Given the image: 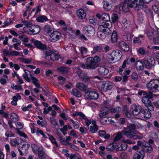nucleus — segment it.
<instances>
[{
    "mask_svg": "<svg viewBox=\"0 0 159 159\" xmlns=\"http://www.w3.org/2000/svg\"><path fill=\"white\" fill-rule=\"evenodd\" d=\"M132 36L131 33L129 31H125L123 34L122 38L123 39L126 41H130L131 40Z\"/></svg>",
    "mask_w": 159,
    "mask_h": 159,
    "instance_id": "27",
    "label": "nucleus"
},
{
    "mask_svg": "<svg viewBox=\"0 0 159 159\" xmlns=\"http://www.w3.org/2000/svg\"><path fill=\"white\" fill-rule=\"evenodd\" d=\"M59 139L61 143L63 145H68L67 142L66 141V139H63L62 137L60 136L59 137Z\"/></svg>",
    "mask_w": 159,
    "mask_h": 159,
    "instance_id": "61",
    "label": "nucleus"
},
{
    "mask_svg": "<svg viewBox=\"0 0 159 159\" xmlns=\"http://www.w3.org/2000/svg\"><path fill=\"white\" fill-rule=\"evenodd\" d=\"M48 136V139L51 143L53 145H55L56 147H58V145L56 139L52 136L49 134H47Z\"/></svg>",
    "mask_w": 159,
    "mask_h": 159,
    "instance_id": "45",
    "label": "nucleus"
},
{
    "mask_svg": "<svg viewBox=\"0 0 159 159\" xmlns=\"http://www.w3.org/2000/svg\"><path fill=\"white\" fill-rule=\"evenodd\" d=\"M45 58L48 60L54 61L58 60L60 57L59 56L53 51L48 49H46L44 52Z\"/></svg>",
    "mask_w": 159,
    "mask_h": 159,
    "instance_id": "6",
    "label": "nucleus"
},
{
    "mask_svg": "<svg viewBox=\"0 0 159 159\" xmlns=\"http://www.w3.org/2000/svg\"><path fill=\"white\" fill-rule=\"evenodd\" d=\"M11 86L13 89L16 90L17 91L21 90H22L21 86L19 84L16 85L14 84H11Z\"/></svg>",
    "mask_w": 159,
    "mask_h": 159,
    "instance_id": "49",
    "label": "nucleus"
},
{
    "mask_svg": "<svg viewBox=\"0 0 159 159\" xmlns=\"http://www.w3.org/2000/svg\"><path fill=\"white\" fill-rule=\"evenodd\" d=\"M77 74L79 75V77L81 78L82 80L85 82H88L89 80V77L88 76L87 74L84 73H82L80 75V74L78 72Z\"/></svg>",
    "mask_w": 159,
    "mask_h": 159,
    "instance_id": "35",
    "label": "nucleus"
},
{
    "mask_svg": "<svg viewBox=\"0 0 159 159\" xmlns=\"http://www.w3.org/2000/svg\"><path fill=\"white\" fill-rule=\"evenodd\" d=\"M57 70L59 72L61 73H66L68 71V68L63 66L58 67Z\"/></svg>",
    "mask_w": 159,
    "mask_h": 159,
    "instance_id": "46",
    "label": "nucleus"
},
{
    "mask_svg": "<svg viewBox=\"0 0 159 159\" xmlns=\"http://www.w3.org/2000/svg\"><path fill=\"white\" fill-rule=\"evenodd\" d=\"M132 0H125L123 2L121 3L119 7L120 11L124 12H127L129 10V7H133L137 11L139 10L131 5V4H132Z\"/></svg>",
    "mask_w": 159,
    "mask_h": 159,
    "instance_id": "5",
    "label": "nucleus"
},
{
    "mask_svg": "<svg viewBox=\"0 0 159 159\" xmlns=\"http://www.w3.org/2000/svg\"><path fill=\"white\" fill-rule=\"evenodd\" d=\"M102 19L105 22H103L98 28V30L100 31H103L107 34H111V29L112 25H110L108 22L110 21L109 15L107 13H104L102 14Z\"/></svg>",
    "mask_w": 159,
    "mask_h": 159,
    "instance_id": "2",
    "label": "nucleus"
},
{
    "mask_svg": "<svg viewBox=\"0 0 159 159\" xmlns=\"http://www.w3.org/2000/svg\"><path fill=\"white\" fill-rule=\"evenodd\" d=\"M36 135L38 136H39L40 135L45 138H48V135L46 133H45L43 131L39 128H37V130L36 131Z\"/></svg>",
    "mask_w": 159,
    "mask_h": 159,
    "instance_id": "34",
    "label": "nucleus"
},
{
    "mask_svg": "<svg viewBox=\"0 0 159 159\" xmlns=\"http://www.w3.org/2000/svg\"><path fill=\"white\" fill-rule=\"evenodd\" d=\"M36 20L38 22L41 23L48 20V19L47 17L44 15H41L39 16L36 18Z\"/></svg>",
    "mask_w": 159,
    "mask_h": 159,
    "instance_id": "36",
    "label": "nucleus"
},
{
    "mask_svg": "<svg viewBox=\"0 0 159 159\" xmlns=\"http://www.w3.org/2000/svg\"><path fill=\"white\" fill-rule=\"evenodd\" d=\"M119 45L121 49L125 51H127L129 50V46L124 41L120 42Z\"/></svg>",
    "mask_w": 159,
    "mask_h": 159,
    "instance_id": "25",
    "label": "nucleus"
},
{
    "mask_svg": "<svg viewBox=\"0 0 159 159\" xmlns=\"http://www.w3.org/2000/svg\"><path fill=\"white\" fill-rule=\"evenodd\" d=\"M106 117H98V119L99 120L100 123L103 125H105L107 124L108 121V119H106Z\"/></svg>",
    "mask_w": 159,
    "mask_h": 159,
    "instance_id": "53",
    "label": "nucleus"
},
{
    "mask_svg": "<svg viewBox=\"0 0 159 159\" xmlns=\"http://www.w3.org/2000/svg\"><path fill=\"white\" fill-rule=\"evenodd\" d=\"M21 146H22V150H25L26 152L27 151L30 147L29 144L27 143L24 141H23V143L21 145Z\"/></svg>",
    "mask_w": 159,
    "mask_h": 159,
    "instance_id": "48",
    "label": "nucleus"
},
{
    "mask_svg": "<svg viewBox=\"0 0 159 159\" xmlns=\"http://www.w3.org/2000/svg\"><path fill=\"white\" fill-rule=\"evenodd\" d=\"M155 31L154 30L153 28L149 27L147 28L145 31L144 33L148 37L150 38L153 35Z\"/></svg>",
    "mask_w": 159,
    "mask_h": 159,
    "instance_id": "28",
    "label": "nucleus"
},
{
    "mask_svg": "<svg viewBox=\"0 0 159 159\" xmlns=\"http://www.w3.org/2000/svg\"><path fill=\"white\" fill-rule=\"evenodd\" d=\"M30 31L33 34H38L40 30L39 26L37 25H33L29 29Z\"/></svg>",
    "mask_w": 159,
    "mask_h": 159,
    "instance_id": "24",
    "label": "nucleus"
},
{
    "mask_svg": "<svg viewBox=\"0 0 159 159\" xmlns=\"http://www.w3.org/2000/svg\"><path fill=\"white\" fill-rule=\"evenodd\" d=\"M116 1V0H103L102 2L103 9L106 11H110Z\"/></svg>",
    "mask_w": 159,
    "mask_h": 159,
    "instance_id": "9",
    "label": "nucleus"
},
{
    "mask_svg": "<svg viewBox=\"0 0 159 159\" xmlns=\"http://www.w3.org/2000/svg\"><path fill=\"white\" fill-rule=\"evenodd\" d=\"M133 43H134L141 44L142 43V41L138 37H134L133 39Z\"/></svg>",
    "mask_w": 159,
    "mask_h": 159,
    "instance_id": "62",
    "label": "nucleus"
},
{
    "mask_svg": "<svg viewBox=\"0 0 159 159\" xmlns=\"http://www.w3.org/2000/svg\"><path fill=\"white\" fill-rule=\"evenodd\" d=\"M83 32L85 35L89 37L93 36L95 34V30L91 25H89L84 27Z\"/></svg>",
    "mask_w": 159,
    "mask_h": 159,
    "instance_id": "10",
    "label": "nucleus"
},
{
    "mask_svg": "<svg viewBox=\"0 0 159 159\" xmlns=\"http://www.w3.org/2000/svg\"><path fill=\"white\" fill-rule=\"evenodd\" d=\"M20 60L22 62L25 63H29L31 61V60L29 58H20Z\"/></svg>",
    "mask_w": 159,
    "mask_h": 159,
    "instance_id": "63",
    "label": "nucleus"
},
{
    "mask_svg": "<svg viewBox=\"0 0 159 159\" xmlns=\"http://www.w3.org/2000/svg\"><path fill=\"white\" fill-rule=\"evenodd\" d=\"M102 48L101 45H99L93 47V51L94 52H101L102 51Z\"/></svg>",
    "mask_w": 159,
    "mask_h": 159,
    "instance_id": "58",
    "label": "nucleus"
},
{
    "mask_svg": "<svg viewBox=\"0 0 159 159\" xmlns=\"http://www.w3.org/2000/svg\"><path fill=\"white\" fill-rule=\"evenodd\" d=\"M122 23L124 25V27L127 30H129L131 28V24L129 20H127L126 19H124Z\"/></svg>",
    "mask_w": 159,
    "mask_h": 159,
    "instance_id": "31",
    "label": "nucleus"
},
{
    "mask_svg": "<svg viewBox=\"0 0 159 159\" xmlns=\"http://www.w3.org/2000/svg\"><path fill=\"white\" fill-rule=\"evenodd\" d=\"M151 116L150 112L147 109H143L137 118L141 120H148L150 118Z\"/></svg>",
    "mask_w": 159,
    "mask_h": 159,
    "instance_id": "13",
    "label": "nucleus"
},
{
    "mask_svg": "<svg viewBox=\"0 0 159 159\" xmlns=\"http://www.w3.org/2000/svg\"><path fill=\"white\" fill-rule=\"evenodd\" d=\"M53 30V28L48 25H46L44 27V30L49 35L52 33Z\"/></svg>",
    "mask_w": 159,
    "mask_h": 159,
    "instance_id": "43",
    "label": "nucleus"
},
{
    "mask_svg": "<svg viewBox=\"0 0 159 159\" xmlns=\"http://www.w3.org/2000/svg\"><path fill=\"white\" fill-rule=\"evenodd\" d=\"M116 142H113L109 144L107 147L106 149L107 151H112L115 149H116Z\"/></svg>",
    "mask_w": 159,
    "mask_h": 159,
    "instance_id": "33",
    "label": "nucleus"
},
{
    "mask_svg": "<svg viewBox=\"0 0 159 159\" xmlns=\"http://www.w3.org/2000/svg\"><path fill=\"white\" fill-rule=\"evenodd\" d=\"M98 130L97 126H90V130L93 133H95Z\"/></svg>",
    "mask_w": 159,
    "mask_h": 159,
    "instance_id": "59",
    "label": "nucleus"
},
{
    "mask_svg": "<svg viewBox=\"0 0 159 159\" xmlns=\"http://www.w3.org/2000/svg\"><path fill=\"white\" fill-rule=\"evenodd\" d=\"M148 89L151 92L159 91V80L154 79L151 80L146 84Z\"/></svg>",
    "mask_w": 159,
    "mask_h": 159,
    "instance_id": "4",
    "label": "nucleus"
},
{
    "mask_svg": "<svg viewBox=\"0 0 159 159\" xmlns=\"http://www.w3.org/2000/svg\"><path fill=\"white\" fill-rule=\"evenodd\" d=\"M143 109L141 106L139 105H133L130 108V111L132 114L135 116H137V118L139 116Z\"/></svg>",
    "mask_w": 159,
    "mask_h": 159,
    "instance_id": "8",
    "label": "nucleus"
},
{
    "mask_svg": "<svg viewBox=\"0 0 159 159\" xmlns=\"http://www.w3.org/2000/svg\"><path fill=\"white\" fill-rule=\"evenodd\" d=\"M98 72L101 75H106L108 74L109 70L104 66H102L99 67Z\"/></svg>",
    "mask_w": 159,
    "mask_h": 159,
    "instance_id": "22",
    "label": "nucleus"
},
{
    "mask_svg": "<svg viewBox=\"0 0 159 159\" xmlns=\"http://www.w3.org/2000/svg\"><path fill=\"white\" fill-rule=\"evenodd\" d=\"M153 0H132V4H131L132 6L136 8L139 10L142 8L144 2L149 3Z\"/></svg>",
    "mask_w": 159,
    "mask_h": 159,
    "instance_id": "7",
    "label": "nucleus"
},
{
    "mask_svg": "<svg viewBox=\"0 0 159 159\" xmlns=\"http://www.w3.org/2000/svg\"><path fill=\"white\" fill-rule=\"evenodd\" d=\"M50 37L49 39L52 42H55L59 40L61 37V33L57 31H54L50 34H49Z\"/></svg>",
    "mask_w": 159,
    "mask_h": 159,
    "instance_id": "15",
    "label": "nucleus"
},
{
    "mask_svg": "<svg viewBox=\"0 0 159 159\" xmlns=\"http://www.w3.org/2000/svg\"><path fill=\"white\" fill-rule=\"evenodd\" d=\"M76 87L81 91H85L88 89V87L85 85L80 83L76 84Z\"/></svg>",
    "mask_w": 159,
    "mask_h": 159,
    "instance_id": "32",
    "label": "nucleus"
},
{
    "mask_svg": "<svg viewBox=\"0 0 159 159\" xmlns=\"http://www.w3.org/2000/svg\"><path fill=\"white\" fill-rule=\"evenodd\" d=\"M111 24L116 22L118 19V16L117 14H113L111 16Z\"/></svg>",
    "mask_w": 159,
    "mask_h": 159,
    "instance_id": "44",
    "label": "nucleus"
},
{
    "mask_svg": "<svg viewBox=\"0 0 159 159\" xmlns=\"http://www.w3.org/2000/svg\"><path fill=\"white\" fill-rule=\"evenodd\" d=\"M100 150L99 151V154L101 156H104L106 155V153L105 152V147L103 146H101L99 147Z\"/></svg>",
    "mask_w": 159,
    "mask_h": 159,
    "instance_id": "50",
    "label": "nucleus"
},
{
    "mask_svg": "<svg viewBox=\"0 0 159 159\" xmlns=\"http://www.w3.org/2000/svg\"><path fill=\"white\" fill-rule=\"evenodd\" d=\"M111 100L109 98L106 97L103 99V104L107 106H109L111 105Z\"/></svg>",
    "mask_w": 159,
    "mask_h": 159,
    "instance_id": "56",
    "label": "nucleus"
},
{
    "mask_svg": "<svg viewBox=\"0 0 159 159\" xmlns=\"http://www.w3.org/2000/svg\"><path fill=\"white\" fill-rule=\"evenodd\" d=\"M85 97L89 99H96L98 97V93L95 91H88L85 93Z\"/></svg>",
    "mask_w": 159,
    "mask_h": 159,
    "instance_id": "14",
    "label": "nucleus"
},
{
    "mask_svg": "<svg viewBox=\"0 0 159 159\" xmlns=\"http://www.w3.org/2000/svg\"><path fill=\"white\" fill-rule=\"evenodd\" d=\"M76 14L80 19H84L86 16V14L84 10L82 9H79L76 11Z\"/></svg>",
    "mask_w": 159,
    "mask_h": 159,
    "instance_id": "26",
    "label": "nucleus"
},
{
    "mask_svg": "<svg viewBox=\"0 0 159 159\" xmlns=\"http://www.w3.org/2000/svg\"><path fill=\"white\" fill-rule=\"evenodd\" d=\"M112 55L114 57L115 61H117L120 60L122 56V52L119 50H116L112 52Z\"/></svg>",
    "mask_w": 159,
    "mask_h": 159,
    "instance_id": "18",
    "label": "nucleus"
},
{
    "mask_svg": "<svg viewBox=\"0 0 159 159\" xmlns=\"http://www.w3.org/2000/svg\"><path fill=\"white\" fill-rule=\"evenodd\" d=\"M113 84L112 82L109 81H106V88L104 89V92L108 90H111L113 87Z\"/></svg>",
    "mask_w": 159,
    "mask_h": 159,
    "instance_id": "42",
    "label": "nucleus"
},
{
    "mask_svg": "<svg viewBox=\"0 0 159 159\" xmlns=\"http://www.w3.org/2000/svg\"><path fill=\"white\" fill-rule=\"evenodd\" d=\"M143 62L146 68L150 69L154 65L155 60L153 57H149L144 58Z\"/></svg>",
    "mask_w": 159,
    "mask_h": 159,
    "instance_id": "11",
    "label": "nucleus"
},
{
    "mask_svg": "<svg viewBox=\"0 0 159 159\" xmlns=\"http://www.w3.org/2000/svg\"><path fill=\"white\" fill-rule=\"evenodd\" d=\"M109 110L107 107H102L98 114V117H106L107 115L109 113Z\"/></svg>",
    "mask_w": 159,
    "mask_h": 159,
    "instance_id": "17",
    "label": "nucleus"
},
{
    "mask_svg": "<svg viewBox=\"0 0 159 159\" xmlns=\"http://www.w3.org/2000/svg\"><path fill=\"white\" fill-rule=\"evenodd\" d=\"M112 55V53L110 54H107L106 55V59L108 62L110 63H112L115 62V60Z\"/></svg>",
    "mask_w": 159,
    "mask_h": 159,
    "instance_id": "37",
    "label": "nucleus"
},
{
    "mask_svg": "<svg viewBox=\"0 0 159 159\" xmlns=\"http://www.w3.org/2000/svg\"><path fill=\"white\" fill-rule=\"evenodd\" d=\"M89 21L90 23L95 25L96 23L97 20L94 16H90L89 18Z\"/></svg>",
    "mask_w": 159,
    "mask_h": 159,
    "instance_id": "60",
    "label": "nucleus"
},
{
    "mask_svg": "<svg viewBox=\"0 0 159 159\" xmlns=\"http://www.w3.org/2000/svg\"><path fill=\"white\" fill-rule=\"evenodd\" d=\"M135 129L136 126L134 124H129L126 127H125L121 131L115 133V136L113 141L114 142H117L121 138L123 135L126 136L128 138L134 139H142L143 137L142 134L136 131Z\"/></svg>",
    "mask_w": 159,
    "mask_h": 159,
    "instance_id": "1",
    "label": "nucleus"
},
{
    "mask_svg": "<svg viewBox=\"0 0 159 159\" xmlns=\"http://www.w3.org/2000/svg\"><path fill=\"white\" fill-rule=\"evenodd\" d=\"M31 148L34 153L38 154L43 150V148L42 146H39L34 144L31 145Z\"/></svg>",
    "mask_w": 159,
    "mask_h": 159,
    "instance_id": "21",
    "label": "nucleus"
},
{
    "mask_svg": "<svg viewBox=\"0 0 159 159\" xmlns=\"http://www.w3.org/2000/svg\"><path fill=\"white\" fill-rule=\"evenodd\" d=\"M99 32L98 33V37L101 39H104L106 37V34H107L105 33L102 31H100L99 30Z\"/></svg>",
    "mask_w": 159,
    "mask_h": 159,
    "instance_id": "51",
    "label": "nucleus"
},
{
    "mask_svg": "<svg viewBox=\"0 0 159 159\" xmlns=\"http://www.w3.org/2000/svg\"><path fill=\"white\" fill-rule=\"evenodd\" d=\"M21 99V97L18 93H17L15 96L12 98V100L11 102V104L14 106L17 104V102L19 100Z\"/></svg>",
    "mask_w": 159,
    "mask_h": 159,
    "instance_id": "30",
    "label": "nucleus"
},
{
    "mask_svg": "<svg viewBox=\"0 0 159 159\" xmlns=\"http://www.w3.org/2000/svg\"><path fill=\"white\" fill-rule=\"evenodd\" d=\"M117 40V35L116 32L114 30L112 34L111 37V41L113 43L116 42Z\"/></svg>",
    "mask_w": 159,
    "mask_h": 159,
    "instance_id": "40",
    "label": "nucleus"
},
{
    "mask_svg": "<svg viewBox=\"0 0 159 159\" xmlns=\"http://www.w3.org/2000/svg\"><path fill=\"white\" fill-rule=\"evenodd\" d=\"M34 44L38 48L44 50L46 48V46L45 44L41 43V42L38 40H35L34 42Z\"/></svg>",
    "mask_w": 159,
    "mask_h": 159,
    "instance_id": "23",
    "label": "nucleus"
},
{
    "mask_svg": "<svg viewBox=\"0 0 159 159\" xmlns=\"http://www.w3.org/2000/svg\"><path fill=\"white\" fill-rule=\"evenodd\" d=\"M80 50L82 55L86 54L88 52L87 48L84 47H81L80 49Z\"/></svg>",
    "mask_w": 159,
    "mask_h": 159,
    "instance_id": "57",
    "label": "nucleus"
},
{
    "mask_svg": "<svg viewBox=\"0 0 159 159\" xmlns=\"http://www.w3.org/2000/svg\"><path fill=\"white\" fill-rule=\"evenodd\" d=\"M116 147L117 151H121L126 150L127 148V145L123 141V140H122L121 142H116Z\"/></svg>",
    "mask_w": 159,
    "mask_h": 159,
    "instance_id": "16",
    "label": "nucleus"
},
{
    "mask_svg": "<svg viewBox=\"0 0 159 159\" xmlns=\"http://www.w3.org/2000/svg\"><path fill=\"white\" fill-rule=\"evenodd\" d=\"M127 64V61L125 60L124 61L122 66L119 68V72L120 75H123L125 73V68Z\"/></svg>",
    "mask_w": 159,
    "mask_h": 159,
    "instance_id": "29",
    "label": "nucleus"
},
{
    "mask_svg": "<svg viewBox=\"0 0 159 159\" xmlns=\"http://www.w3.org/2000/svg\"><path fill=\"white\" fill-rule=\"evenodd\" d=\"M72 94L75 97L78 98L81 97V94L80 92L76 89H73L72 90Z\"/></svg>",
    "mask_w": 159,
    "mask_h": 159,
    "instance_id": "52",
    "label": "nucleus"
},
{
    "mask_svg": "<svg viewBox=\"0 0 159 159\" xmlns=\"http://www.w3.org/2000/svg\"><path fill=\"white\" fill-rule=\"evenodd\" d=\"M100 60V59L98 56H95L94 57H89L86 59L85 64L81 63L80 66L84 69H94L98 67L97 63Z\"/></svg>",
    "mask_w": 159,
    "mask_h": 159,
    "instance_id": "3",
    "label": "nucleus"
},
{
    "mask_svg": "<svg viewBox=\"0 0 159 159\" xmlns=\"http://www.w3.org/2000/svg\"><path fill=\"white\" fill-rule=\"evenodd\" d=\"M23 140L20 138L13 139L11 140V144L14 146H17L18 148L21 147V145L23 143Z\"/></svg>",
    "mask_w": 159,
    "mask_h": 159,
    "instance_id": "19",
    "label": "nucleus"
},
{
    "mask_svg": "<svg viewBox=\"0 0 159 159\" xmlns=\"http://www.w3.org/2000/svg\"><path fill=\"white\" fill-rule=\"evenodd\" d=\"M135 66L137 70H142L143 69L144 66L142 62L140 61H137L135 64Z\"/></svg>",
    "mask_w": 159,
    "mask_h": 159,
    "instance_id": "39",
    "label": "nucleus"
},
{
    "mask_svg": "<svg viewBox=\"0 0 159 159\" xmlns=\"http://www.w3.org/2000/svg\"><path fill=\"white\" fill-rule=\"evenodd\" d=\"M142 101L145 106L149 105L151 103L150 99L148 98V96L143 97L142 98Z\"/></svg>",
    "mask_w": 159,
    "mask_h": 159,
    "instance_id": "38",
    "label": "nucleus"
},
{
    "mask_svg": "<svg viewBox=\"0 0 159 159\" xmlns=\"http://www.w3.org/2000/svg\"><path fill=\"white\" fill-rule=\"evenodd\" d=\"M38 154V157L39 159H46V155L44 153L43 150L41 152H39Z\"/></svg>",
    "mask_w": 159,
    "mask_h": 159,
    "instance_id": "55",
    "label": "nucleus"
},
{
    "mask_svg": "<svg viewBox=\"0 0 159 159\" xmlns=\"http://www.w3.org/2000/svg\"><path fill=\"white\" fill-rule=\"evenodd\" d=\"M143 21V15L140 14L138 15V22L139 24L142 23Z\"/></svg>",
    "mask_w": 159,
    "mask_h": 159,
    "instance_id": "64",
    "label": "nucleus"
},
{
    "mask_svg": "<svg viewBox=\"0 0 159 159\" xmlns=\"http://www.w3.org/2000/svg\"><path fill=\"white\" fill-rule=\"evenodd\" d=\"M28 74H23V78L28 82H30L31 80H32V82L33 84L37 87H39L40 85L38 83V80L35 77H34L31 74H30V77L28 76Z\"/></svg>",
    "mask_w": 159,
    "mask_h": 159,
    "instance_id": "12",
    "label": "nucleus"
},
{
    "mask_svg": "<svg viewBox=\"0 0 159 159\" xmlns=\"http://www.w3.org/2000/svg\"><path fill=\"white\" fill-rule=\"evenodd\" d=\"M10 118L13 121H17L18 120V115L15 113H12L11 114Z\"/></svg>",
    "mask_w": 159,
    "mask_h": 159,
    "instance_id": "54",
    "label": "nucleus"
},
{
    "mask_svg": "<svg viewBox=\"0 0 159 159\" xmlns=\"http://www.w3.org/2000/svg\"><path fill=\"white\" fill-rule=\"evenodd\" d=\"M144 156V154L143 151H138L133 155V159H143Z\"/></svg>",
    "mask_w": 159,
    "mask_h": 159,
    "instance_id": "20",
    "label": "nucleus"
},
{
    "mask_svg": "<svg viewBox=\"0 0 159 159\" xmlns=\"http://www.w3.org/2000/svg\"><path fill=\"white\" fill-rule=\"evenodd\" d=\"M106 81H101L98 84L99 89L104 92L106 88Z\"/></svg>",
    "mask_w": 159,
    "mask_h": 159,
    "instance_id": "41",
    "label": "nucleus"
},
{
    "mask_svg": "<svg viewBox=\"0 0 159 159\" xmlns=\"http://www.w3.org/2000/svg\"><path fill=\"white\" fill-rule=\"evenodd\" d=\"M21 22L27 27V28L29 30V28H30V27L32 26V23L30 21L26 20H22Z\"/></svg>",
    "mask_w": 159,
    "mask_h": 159,
    "instance_id": "47",
    "label": "nucleus"
}]
</instances>
